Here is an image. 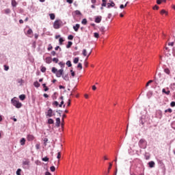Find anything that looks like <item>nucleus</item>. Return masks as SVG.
Instances as JSON below:
<instances>
[{"label": "nucleus", "instance_id": "62", "mask_svg": "<svg viewBox=\"0 0 175 175\" xmlns=\"http://www.w3.org/2000/svg\"><path fill=\"white\" fill-rule=\"evenodd\" d=\"M145 158L146 160H148V159H150V156L145 154Z\"/></svg>", "mask_w": 175, "mask_h": 175}, {"label": "nucleus", "instance_id": "59", "mask_svg": "<svg viewBox=\"0 0 175 175\" xmlns=\"http://www.w3.org/2000/svg\"><path fill=\"white\" fill-rule=\"evenodd\" d=\"M55 51H53L51 53V55H53V57L55 56Z\"/></svg>", "mask_w": 175, "mask_h": 175}, {"label": "nucleus", "instance_id": "1", "mask_svg": "<svg viewBox=\"0 0 175 175\" xmlns=\"http://www.w3.org/2000/svg\"><path fill=\"white\" fill-rule=\"evenodd\" d=\"M11 103L13 106L16 107V109H21V107H23V103L14 98H12Z\"/></svg>", "mask_w": 175, "mask_h": 175}, {"label": "nucleus", "instance_id": "64", "mask_svg": "<svg viewBox=\"0 0 175 175\" xmlns=\"http://www.w3.org/2000/svg\"><path fill=\"white\" fill-rule=\"evenodd\" d=\"M45 175H51V173H50L49 172H46Z\"/></svg>", "mask_w": 175, "mask_h": 175}, {"label": "nucleus", "instance_id": "31", "mask_svg": "<svg viewBox=\"0 0 175 175\" xmlns=\"http://www.w3.org/2000/svg\"><path fill=\"white\" fill-rule=\"evenodd\" d=\"M49 157H44V158L42 159V161H43V162H49Z\"/></svg>", "mask_w": 175, "mask_h": 175}, {"label": "nucleus", "instance_id": "44", "mask_svg": "<svg viewBox=\"0 0 175 175\" xmlns=\"http://www.w3.org/2000/svg\"><path fill=\"white\" fill-rule=\"evenodd\" d=\"M5 14H9L10 13V9L7 8L5 10Z\"/></svg>", "mask_w": 175, "mask_h": 175}, {"label": "nucleus", "instance_id": "37", "mask_svg": "<svg viewBox=\"0 0 175 175\" xmlns=\"http://www.w3.org/2000/svg\"><path fill=\"white\" fill-rule=\"evenodd\" d=\"M40 71H41L42 73H44V72H46V67H44V66H41Z\"/></svg>", "mask_w": 175, "mask_h": 175}, {"label": "nucleus", "instance_id": "16", "mask_svg": "<svg viewBox=\"0 0 175 175\" xmlns=\"http://www.w3.org/2000/svg\"><path fill=\"white\" fill-rule=\"evenodd\" d=\"M25 138H21L20 140V144L21 146H25Z\"/></svg>", "mask_w": 175, "mask_h": 175}, {"label": "nucleus", "instance_id": "56", "mask_svg": "<svg viewBox=\"0 0 175 175\" xmlns=\"http://www.w3.org/2000/svg\"><path fill=\"white\" fill-rule=\"evenodd\" d=\"M4 70H6V71L9 70V67L8 66L5 65L4 66Z\"/></svg>", "mask_w": 175, "mask_h": 175}, {"label": "nucleus", "instance_id": "43", "mask_svg": "<svg viewBox=\"0 0 175 175\" xmlns=\"http://www.w3.org/2000/svg\"><path fill=\"white\" fill-rule=\"evenodd\" d=\"M50 170H51V172H55V167L54 165H52L50 167Z\"/></svg>", "mask_w": 175, "mask_h": 175}, {"label": "nucleus", "instance_id": "60", "mask_svg": "<svg viewBox=\"0 0 175 175\" xmlns=\"http://www.w3.org/2000/svg\"><path fill=\"white\" fill-rule=\"evenodd\" d=\"M94 38H99V33H94Z\"/></svg>", "mask_w": 175, "mask_h": 175}, {"label": "nucleus", "instance_id": "63", "mask_svg": "<svg viewBox=\"0 0 175 175\" xmlns=\"http://www.w3.org/2000/svg\"><path fill=\"white\" fill-rule=\"evenodd\" d=\"M43 96H44V98H49V94H43Z\"/></svg>", "mask_w": 175, "mask_h": 175}, {"label": "nucleus", "instance_id": "3", "mask_svg": "<svg viewBox=\"0 0 175 175\" xmlns=\"http://www.w3.org/2000/svg\"><path fill=\"white\" fill-rule=\"evenodd\" d=\"M91 53H92V49H90V48H88L87 49H83L82 51L83 57H87V58H88V57L91 55Z\"/></svg>", "mask_w": 175, "mask_h": 175}, {"label": "nucleus", "instance_id": "36", "mask_svg": "<svg viewBox=\"0 0 175 175\" xmlns=\"http://www.w3.org/2000/svg\"><path fill=\"white\" fill-rule=\"evenodd\" d=\"M79 57H75L73 60L74 64H79Z\"/></svg>", "mask_w": 175, "mask_h": 175}, {"label": "nucleus", "instance_id": "55", "mask_svg": "<svg viewBox=\"0 0 175 175\" xmlns=\"http://www.w3.org/2000/svg\"><path fill=\"white\" fill-rule=\"evenodd\" d=\"M84 66L87 68L88 66V62H87V59L85 60L84 62Z\"/></svg>", "mask_w": 175, "mask_h": 175}, {"label": "nucleus", "instance_id": "54", "mask_svg": "<svg viewBox=\"0 0 175 175\" xmlns=\"http://www.w3.org/2000/svg\"><path fill=\"white\" fill-rule=\"evenodd\" d=\"M57 159H59V158H61V152H59L57 153Z\"/></svg>", "mask_w": 175, "mask_h": 175}, {"label": "nucleus", "instance_id": "61", "mask_svg": "<svg viewBox=\"0 0 175 175\" xmlns=\"http://www.w3.org/2000/svg\"><path fill=\"white\" fill-rule=\"evenodd\" d=\"M157 5H161V3H162L161 0H157Z\"/></svg>", "mask_w": 175, "mask_h": 175}, {"label": "nucleus", "instance_id": "28", "mask_svg": "<svg viewBox=\"0 0 175 175\" xmlns=\"http://www.w3.org/2000/svg\"><path fill=\"white\" fill-rule=\"evenodd\" d=\"M52 73H55V75H57V72L58 71V70L57 68H55V67L52 68Z\"/></svg>", "mask_w": 175, "mask_h": 175}, {"label": "nucleus", "instance_id": "34", "mask_svg": "<svg viewBox=\"0 0 175 175\" xmlns=\"http://www.w3.org/2000/svg\"><path fill=\"white\" fill-rule=\"evenodd\" d=\"M49 16H50L51 20H54V18H55V14H50Z\"/></svg>", "mask_w": 175, "mask_h": 175}, {"label": "nucleus", "instance_id": "53", "mask_svg": "<svg viewBox=\"0 0 175 175\" xmlns=\"http://www.w3.org/2000/svg\"><path fill=\"white\" fill-rule=\"evenodd\" d=\"M161 14H167V12L166 11H165V10H162L161 12Z\"/></svg>", "mask_w": 175, "mask_h": 175}, {"label": "nucleus", "instance_id": "2", "mask_svg": "<svg viewBox=\"0 0 175 175\" xmlns=\"http://www.w3.org/2000/svg\"><path fill=\"white\" fill-rule=\"evenodd\" d=\"M138 146L139 148L146 150V148H147V141H146L144 139H141L138 142Z\"/></svg>", "mask_w": 175, "mask_h": 175}, {"label": "nucleus", "instance_id": "12", "mask_svg": "<svg viewBox=\"0 0 175 175\" xmlns=\"http://www.w3.org/2000/svg\"><path fill=\"white\" fill-rule=\"evenodd\" d=\"M157 163L159 165V166H161V167H165V164L163 163V161L161 159H157Z\"/></svg>", "mask_w": 175, "mask_h": 175}, {"label": "nucleus", "instance_id": "51", "mask_svg": "<svg viewBox=\"0 0 175 175\" xmlns=\"http://www.w3.org/2000/svg\"><path fill=\"white\" fill-rule=\"evenodd\" d=\"M170 106H171V107H175V102L174 101L171 102Z\"/></svg>", "mask_w": 175, "mask_h": 175}, {"label": "nucleus", "instance_id": "4", "mask_svg": "<svg viewBox=\"0 0 175 175\" xmlns=\"http://www.w3.org/2000/svg\"><path fill=\"white\" fill-rule=\"evenodd\" d=\"M61 21H55L53 23V28L55 29H59V28H61Z\"/></svg>", "mask_w": 175, "mask_h": 175}, {"label": "nucleus", "instance_id": "27", "mask_svg": "<svg viewBox=\"0 0 175 175\" xmlns=\"http://www.w3.org/2000/svg\"><path fill=\"white\" fill-rule=\"evenodd\" d=\"M48 124H54V120H53V118L48 119Z\"/></svg>", "mask_w": 175, "mask_h": 175}, {"label": "nucleus", "instance_id": "40", "mask_svg": "<svg viewBox=\"0 0 175 175\" xmlns=\"http://www.w3.org/2000/svg\"><path fill=\"white\" fill-rule=\"evenodd\" d=\"M53 106H56L58 107L59 106V103H58V101H54L53 103H52Z\"/></svg>", "mask_w": 175, "mask_h": 175}, {"label": "nucleus", "instance_id": "39", "mask_svg": "<svg viewBox=\"0 0 175 175\" xmlns=\"http://www.w3.org/2000/svg\"><path fill=\"white\" fill-rule=\"evenodd\" d=\"M58 64L59 65V66H61V68H64V66H65V63L62 62H59Z\"/></svg>", "mask_w": 175, "mask_h": 175}, {"label": "nucleus", "instance_id": "20", "mask_svg": "<svg viewBox=\"0 0 175 175\" xmlns=\"http://www.w3.org/2000/svg\"><path fill=\"white\" fill-rule=\"evenodd\" d=\"M162 93L165 94V95H169L170 94V90L166 91V89L163 88L162 90Z\"/></svg>", "mask_w": 175, "mask_h": 175}, {"label": "nucleus", "instance_id": "9", "mask_svg": "<svg viewBox=\"0 0 175 175\" xmlns=\"http://www.w3.org/2000/svg\"><path fill=\"white\" fill-rule=\"evenodd\" d=\"M56 77H61V76H62V75H64V69H60L58 71H57L56 72Z\"/></svg>", "mask_w": 175, "mask_h": 175}, {"label": "nucleus", "instance_id": "42", "mask_svg": "<svg viewBox=\"0 0 175 175\" xmlns=\"http://www.w3.org/2000/svg\"><path fill=\"white\" fill-rule=\"evenodd\" d=\"M16 175H21V169L18 168L16 170Z\"/></svg>", "mask_w": 175, "mask_h": 175}, {"label": "nucleus", "instance_id": "23", "mask_svg": "<svg viewBox=\"0 0 175 175\" xmlns=\"http://www.w3.org/2000/svg\"><path fill=\"white\" fill-rule=\"evenodd\" d=\"M25 98H26L25 94H21L19 96V99L21 100H25Z\"/></svg>", "mask_w": 175, "mask_h": 175}, {"label": "nucleus", "instance_id": "10", "mask_svg": "<svg viewBox=\"0 0 175 175\" xmlns=\"http://www.w3.org/2000/svg\"><path fill=\"white\" fill-rule=\"evenodd\" d=\"M95 23H97V24H99L102 21V16H97L95 18Z\"/></svg>", "mask_w": 175, "mask_h": 175}, {"label": "nucleus", "instance_id": "33", "mask_svg": "<svg viewBox=\"0 0 175 175\" xmlns=\"http://www.w3.org/2000/svg\"><path fill=\"white\" fill-rule=\"evenodd\" d=\"M75 13L77 16H81V12L79 10H75Z\"/></svg>", "mask_w": 175, "mask_h": 175}, {"label": "nucleus", "instance_id": "11", "mask_svg": "<svg viewBox=\"0 0 175 175\" xmlns=\"http://www.w3.org/2000/svg\"><path fill=\"white\" fill-rule=\"evenodd\" d=\"M148 165L150 168L155 167V162H154L153 161L148 162Z\"/></svg>", "mask_w": 175, "mask_h": 175}, {"label": "nucleus", "instance_id": "25", "mask_svg": "<svg viewBox=\"0 0 175 175\" xmlns=\"http://www.w3.org/2000/svg\"><path fill=\"white\" fill-rule=\"evenodd\" d=\"M146 96L150 98V96H152V91H148L147 94H146Z\"/></svg>", "mask_w": 175, "mask_h": 175}, {"label": "nucleus", "instance_id": "17", "mask_svg": "<svg viewBox=\"0 0 175 175\" xmlns=\"http://www.w3.org/2000/svg\"><path fill=\"white\" fill-rule=\"evenodd\" d=\"M62 79H64L65 81H69V75L68 74L62 75Z\"/></svg>", "mask_w": 175, "mask_h": 175}, {"label": "nucleus", "instance_id": "15", "mask_svg": "<svg viewBox=\"0 0 175 175\" xmlns=\"http://www.w3.org/2000/svg\"><path fill=\"white\" fill-rule=\"evenodd\" d=\"M45 61L47 64H51V62H53V59L51 57H46Z\"/></svg>", "mask_w": 175, "mask_h": 175}, {"label": "nucleus", "instance_id": "48", "mask_svg": "<svg viewBox=\"0 0 175 175\" xmlns=\"http://www.w3.org/2000/svg\"><path fill=\"white\" fill-rule=\"evenodd\" d=\"M70 73H71V76L72 77H75V71H73V70H70Z\"/></svg>", "mask_w": 175, "mask_h": 175}, {"label": "nucleus", "instance_id": "22", "mask_svg": "<svg viewBox=\"0 0 175 175\" xmlns=\"http://www.w3.org/2000/svg\"><path fill=\"white\" fill-rule=\"evenodd\" d=\"M170 49H173V44H168V46H165V50L170 51Z\"/></svg>", "mask_w": 175, "mask_h": 175}, {"label": "nucleus", "instance_id": "7", "mask_svg": "<svg viewBox=\"0 0 175 175\" xmlns=\"http://www.w3.org/2000/svg\"><path fill=\"white\" fill-rule=\"evenodd\" d=\"M33 33V31H32V29L29 28L27 32H25V35L28 36L29 38H32V35Z\"/></svg>", "mask_w": 175, "mask_h": 175}, {"label": "nucleus", "instance_id": "52", "mask_svg": "<svg viewBox=\"0 0 175 175\" xmlns=\"http://www.w3.org/2000/svg\"><path fill=\"white\" fill-rule=\"evenodd\" d=\"M100 31L101 32H105V27H103V26L100 27Z\"/></svg>", "mask_w": 175, "mask_h": 175}, {"label": "nucleus", "instance_id": "14", "mask_svg": "<svg viewBox=\"0 0 175 175\" xmlns=\"http://www.w3.org/2000/svg\"><path fill=\"white\" fill-rule=\"evenodd\" d=\"M79 28H80V24L77 23L76 25L73 26V29L75 31V32H77L79 31Z\"/></svg>", "mask_w": 175, "mask_h": 175}, {"label": "nucleus", "instance_id": "57", "mask_svg": "<svg viewBox=\"0 0 175 175\" xmlns=\"http://www.w3.org/2000/svg\"><path fill=\"white\" fill-rule=\"evenodd\" d=\"M66 2H67L68 3L71 4V3H73V0H66Z\"/></svg>", "mask_w": 175, "mask_h": 175}, {"label": "nucleus", "instance_id": "13", "mask_svg": "<svg viewBox=\"0 0 175 175\" xmlns=\"http://www.w3.org/2000/svg\"><path fill=\"white\" fill-rule=\"evenodd\" d=\"M146 116H144V115L142 116V117L140 118L139 120V123L142 124V125H144V122H146V121L144 120Z\"/></svg>", "mask_w": 175, "mask_h": 175}, {"label": "nucleus", "instance_id": "46", "mask_svg": "<svg viewBox=\"0 0 175 175\" xmlns=\"http://www.w3.org/2000/svg\"><path fill=\"white\" fill-rule=\"evenodd\" d=\"M77 68H79V69H83V64H81V63H79L77 65Z\"/></svg>", "mask_w": 175, "mask_h": 175}, {"label": "nucleus", "instance_id": "30", "mask_svg": "<svg viewBox=\"0 0 175 175\" xmlns=\"http://www.w3.org/2000/svg\"><path fill=\"white\" fill-rule=\"evenodd\" d=\"M87 19L86 18H83L81 21V24H83V25H87Z\"/></svg>", "mask_w": 175, "mask_h": 175}, {"label": "nucleus", "instance_id": "5", "mask_svg": "<svg viewBox=\"0 0 175 175\" xmlns=\"http://www.w3.org/2000/svg\"><path fill=\"white\" fill-rule=\"evenodd\" d=\"M46 117H49L51 118L53 116H55V113H53V110L51 109V108H50L46 113Z\"/></svg>", "mask_w": 175, "mask_h": 175}, {"label": "nucleus", "instance_id": "24", "mask_svg": "<svg viewBox=\"0 0 175 175\" xmlns=\"http://www.w3.org/2000/svg\"><path fill=\"white\" fill-rule=\"evenodd\" d=\"M12 6L13 8H16L17 6V2L16 0H12Z\"/></svg>", "mask_w": 175, "mask_h": 175}, {"label": "nucleus", "instance_id": "8", "mask_svg": "<svg viewBox=\"0 0 175 175\" xmlns=\"http://www.w3.org/2000/svg\"><path fill=\"white\" fill-rule=\"evenodd\" d=\"M155 117H156V118H159V120H161V118H162V111L157 110L156 111Z\"/></svg>", "mask_w": 175, "mask_h": 175}, {"label": "nucleus", "instance_id": "32", "mask_svg": "<svg viewBox=\"0 0 175 175\" xmlns=\"http://www.w3.org/2000/svg\"><path fill=\"white\" fill-rule=\"evenodd\" d=\"M23 165L25 166H28L29 165V161H25L23 162Z\"/></svg>", "mask_w": 175, "mask_h": 175}, {"label": "nucleus", "instance_id": "47", "mask_svg": "<svg viewBox=\"0 0 175 175\" xmlns=\"http://www.w3.org/2000/svg\"><path fill=\"white\" fill-rule=\"evenodd\" d=\"M68 39V40H73V35H69Z\"/></svg>", "mask_w": 175, "mask_h": 175}, {"label": "nucleus", "instance_id": "45", "mask_svg": "<svg viewBox=\"0 0 175 175\" xmlns=\"http://www.w3.org/2000/svg\"><path fill=\"white\" fill-rule=\"evenodd\" d=\"M172 111H173V110L170 108L165 110V113H172Z\"/></svg>", "mask_w": 175, "mask_h": 175}, {"label": "nucleus", "instance_id": "19", "mask_svg": "<svg viewBox=\"0 0 175 175\" xmlns=\"http://www.w3.org/2000/svg\"><path fill=\"white\" fill-rule=\"evenodd\" d=\"M27 140H28V142H32V140H33V135H27Z\"/></svg>", "mask_w": 175, "mask_h": 175}, {"label": "nucleus", "instance_id": "18", "mask_svg": "<svg viewBox=\"0 0 175 175\" xmlns=\"http://www.w3.org/2000/svg\"><path fill=\"white\" fill-rule=\"evenodd\" d=\"M61 125V118H56V126H59Z\"/></svg>", "mask_w": 175, "mask_h": 175}, {"label": "nucleus", "instance_id": "26", "mask_svg": "<svg viewBox=\"0 0 175 175\" xmlns=\"http://www.w3.org/2000/svg\"><path fill=\"white\" fill-rule=\"evenodd\" d=\"M64 42H65V39H64V38H59V44H62V43H64Z\"/></svg>", "mask_w": 175, "mask_h": 175}, {"label": "nucleus", "instance_id": "35", "mask_svg": "<svg viewBox=\"0 0 175 175\" xmlns=\"http://www.w3.org/2000/svg\"><path fill=\"white\" fill-rule=\"evenodd\" d=\"M52 61H53V62H55V64H58V61H59V59H58V58H57V57H54V58L52 59Z\"/></svg>", "mask_w": 175, "mask_h": 175}, {"label": "nucleus", "instance_id": "49", "mask_svg": "<svg viewBox=\"0 0 175 175\" xmlns=\"http://www.w3.org/2000/svg\"><path fill=\"white\" fill-rule=\"evenodd\" d=\"M171 126L172 129H175V122H172L171 123Z\"/></svg>", "mask_w": 175, "mask_h": 175}, {"label": "nucleus", "instance_id": "50", "mask_svg": "<svg viewBox=\"0 0 175 175\" xmlns=\"http://www.w3.org/2000/svg\"><path fill=\"white\" fill-rule=\"evenodd\" d=\"M152 81H154L150 80V81L146 83V87H148V86L150 85V84H151V83H152Z\"/></svg>", "mask_w": 175, "mask_h": 175}, {"label": "nucleus", "instance_id": "41", "mask_svg": "<svg viewBox=\"0 0 175 175\" xmlns=\"http://www.w3.org/2000/svg\"><path fill=\"white\" fill-rule=\"evenodd\" d=\"M75 44H79V42H80V38H76L75 39Z\"/></svg>", "mask_w": 175, "mask_h": 175}, {"label": "nucleus", "instance_id": "38", "mask_svg": "<svg viewBox=\"0 0 175 175\" xmlns=\"http://www.w3.org/2000/svg\"><path fill=\"white\" fill-rule=\"evenodd\" d=\"M43 142H44V146H47V142H49V139L44 138Z\"/></svg>", "mask_w": 175, "mask_h": 175}, {"label": "nucleus", "instance_id": "21", "mask_svg": "<svg viewBox=\"0 0 175 175\" xmlns=\"http://www.w3.org/2000/svg\"><path fill=\"white\" fill-rule=\"evenodd\" d=\"M33 85L36 87V88H39V87H40V83L36 81L33 83Z\"/></svg>", "mask_w": 175, "mask_h": 175}, {"label": "nucleus", "instance_id": "58", "mask_svg": "<svg viewBox=\"0 0 175 175\" xmlns=\"http://www.w3.org/2000/svg\"><path fill=\"white\" fill-rule=\"evenodd\" d=\"M101 6L104 7V8H106V6H107V3H103L101 4Z\"/></svg>", "mask_w": 175, "mask_h": 175}, {"label": "nucleus", "instance_id": "6", "mask_svg": "<svg viewBox=\"0 0 175 175\" xmlns=\"http://www.w3.org/2000/svg\"><path fill=\"white\" fill-rule=\"evenodd\" d=\"M116 6V3L113 2V0H109V3H107V9H110V8H114Z\"/></svg>", "mask_w": 175, "mask_h": 175}, {"label": "nucleus", "instance_id": "29", "mask_svg": "<svg viewBox=\"0 0 175 175\" xmlns=\"http://www.w3.org/2000/svg\"><path fill=\"white\" fill-rule=\"evenodd\" d=\"M66 65L68 66V68H70L72 66V62H70V60H68L66 62Z\"/></svg>", "mask_w": 175, "mask_h": 175}]
</instances>
